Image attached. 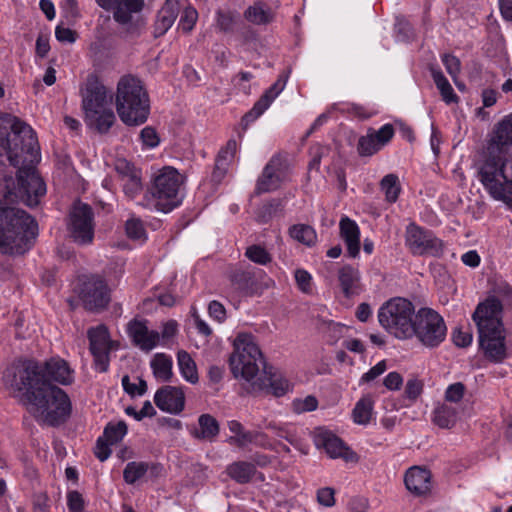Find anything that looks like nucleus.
Wrapping results in <instances>:
<instances>
[{"label":"nucleus","mask_w":512,"mask_h":512,"mask_svg":"<svg viewBox=\"0 0 512 512\" xmlns=\"http://www.w3.org/2000/svg\"><path fill=\"white\" fill-rule=\"evenodd\" d=\"M379 150H381V148L369 132L367 135L359 138L357 143V152L360 156L369 157L376 154Z\"/></svg>","instance_id":"obj_48"},{"label":"nucleus","mask_w":512,"mask_h":512,"mask_svg":"<svg viewBox=\"0 0 512 512\" xmlns=\"http://www.w3.org/2000/svg\"><path fill=\"white\" fill-rule=\"evenodd\" d=\"M479 345L484 356L495 363L502 362L506 356L505 329L478 331Z\"/></svg>","instance_id":"obj_19"},{"label":"nucleus","mask_w":512,"mask_h":512,"mask_svg":"<svg viewBox=\"0 0 512 512\" xmlns=\"http://www.w3.org/2000/svg\"><path fill=\"white\" fill-rule=\"evenodd\" d=\"M318 401L314 396H307L305 399L293 401V409L296 413L313 411L317 408Z\"/></svg>","instance_id":"obj_55"},{"label":"nucleus","mask_w":512,"mask_h":512,"mask_svg":"<svg viewBox=\"0 0 512 512\" xmlns=\"http://www.w3.org/2000/svg\"><path fill=\"white\" fill-rule=\"evenodd\" d=\"M97 4L106 11L112 12L116 23L125 27L130 35H140L145 26L141 18L133 20V15L140 13L144 6V0H95Z\"/></svg>","instance_id":"obj_11"},{"label":"nucleus","mask_w":512,"mask_h":512,"mask_svg":"<svg viewBox=\"0 0 512 512\" xmlns=\"http://www.w3.org/2000/svg\"><path fill=\"white\" fill-rule=\"evenodd\" d=\"M432 421L440 428L450 429L456 424L457 410L451 405L443 403L435 408Z\"/></svg>","instance_id":"obj_36"},{"label":"nucleus","mask_w":512,"mask_h":512,"mask_svg":"<svg viewBox=\"0 0 512 512\" xmlns=\"http://www.w3.org/2000/svg\"><path fill=\"white\" fill-rule=\"evenodd\" d=\"M11 196L8 192L0 207V252L22 255L32 247L38 235V225L25 210L7 206Z\"/></svg>","instance_id":"obj_4"},{"label":"nucleus","mask_w":512,"mask_h":512,"mask_svg":"<svg viewBox=\"0 0 512 512\" xmlns=\"http://www.w3.org/2000/svg\"><path fill=\"white\" fill-rule=\"evenodd\" d=\"M237 151V142L234 139H230L227 141L226 145L220 149L217 154L216 159L226 161V164L229 165V162L234 157Z\"/></svg>","instance_id":"obj_59"},{"label":"nucleus","mask_w":512,"mask_h":512,"mask_svg":"<svg viewBox=\"0 0 512 512\" xmlns=\"http://www.w3.org/2000/svg\"><path fill=\"white\" fill-rule=\"evenodd\" d=\"M88 339L96 369L101 373L106 372L110 363V351L116 348V345L110 339L107 327L105 325H99L90 328L88 330Z\"/></svg>","instance_id":"obj_16"},{"label":"nucleus","mask_w":512,"mask_h":512,"mask_svg":"<svg viewBox=\"0 0 512 512\" xmlns=\"http://www.w3.org/2000/svg\"><path fill=\"white\" fill-rule=\"evenodd\" d=\"M245 256L252 262L259 265H267L272 261L270 253L262 246L254 244L245 251Z\"/></svg>","instance_id":"obj_47"},{"label":"nucleus","mask_w":512,"mask_h":512,"mask_svg":"<svg viewBox=\"0 0 512 512\" xmlns=\"http://www.w3.org/2000/svg\"><path fill=\"white\" fill-rule=\"evenodd\" d=\"M288 235L294 241L307 247H313L317 243L316 230L308 224L299 223L290 226Z\"/></svg>","instance_id":"obj_33"},{"label":"nucleus","mask_w":512,"mask_h":512,"mask_svg":"<svg viewBox=\"0 0 512 512\" xmlns=\"http://www.w3.org/2000/svg\"><path fill=\"white\" fill-rule=\"evenodd\" d=\"M289 74V69L282 71L276 82L263 93L252 109L244 114L241 119V124L244 130L247 129V127L258 117H260L268 109L274 99L283 91L289 78Z\"/></svg>","instance_id":"obj_17"},{"label":"nucleus","mask_w":512,"mask_h":512,"mask_svg":"<svg viewBox=\"0 0 512 512\" xmlns=\"http://www.w3.org/2000/svg\"><path fill=\"white\" fill-rule=\"evenodd\" d=\"M368 132L372 135L376 143L382 149L387 145L395 134L394 126L390 123L383 125L379 130L369 129Z\"/></svg>","instance_id":"obj_49"},{"label":"nucleus","mask_w":512,"mask_h":512,"mask_svg":"<svg viewBox=\"0 0 512 512\" xmlns=\"http://www.w3.org/2000/svg\"><path fill=\"white\" fill-rule=\"evenodd\" d=\"M178 365L182 376L190 383L195 384L198 382V373L195 361L190 354L181 350L177 354Z\"/></svg>","instance_id":"obj_38"},{"label":"nucleus","mask_w":512,"mask_h":512,"mask_svg":"<svg viewBox=\"0 0 512 512\" xmlns=\"http://www.w3.org/2000/svg\"><path fill=\"white\" fill-rule=\"evenodd\" d=\"M226 473L237 483L246 484L254 477L256 467L251 462L236 461L227 466Z\"/></svg>","instance_id":"obj_32"},{"label":"nucleus","mask_w":512,"mask_h":512,"mask_svg":"<svg viewBox=\"0 0 512 512\" xmlns=\"http://www.w3.org/2000/svg\"><path fill=\"white\" fill-rule=\"evenodd\" d=\"M339 288L347 299L360 295L363 291L359 269L350 264H345L337 272Z\"/></svg>","instance_id":"obj_25"},{"label":"nucleus","mask_w":512,"mask_h":512,"mask_svg":"<svg viewBox=\"0 0 512 512\" xmlns=\"http://www.w3.org/2000/svg\"><path fill=\"white\" fill-rule=\"evenodd\" d=\"M123 192L126 197L130 200H133L138 196L142 191V181H141V172H137L134 175H131L128 178H124L121 181Z\"/></svg>","instance_id":"obj_45"},{"label":"nucleus","mask_w":512,"mask_h":512,"mask_svg":"<svg viewBox=\"0 0 512 512\" xmlns=\"http://www.w3.org/2000/svg\"><path fill=\"white\" fill-rule=\"evenodd\" d=\"M381 189L385 192L388 202H396L401 191L398 177L395 174L384 176L381 180Z\"/></svg>","instance_id":"obj_44"},{"label":"nucleus","mask_w":512,"mask_h":512,"mask_svg":"<svg viewBox=\"0 0 512 512\" xmlns=\"http://www.w3.org/2000/svg\"><path fill=\"white\" fill-rule=\"evenodd\" d=\"M78 296L84 308L92 312L105 309L110 301L105 280L96 275L84 277L78 287Z\"/></svg>","instance_id":"obj_13"},{"label":"nucleus","mask_w":512,"mask_h":512,"mask_svg":"<svg viewBox=\"0 0 512 512\" xmlns=\"http://www.w3.org/2000/svg\"><path fill=\"white\" fill-rule=\"evenodd\" d=\"M340 237L347 247L349 257L355 258L360 252V230L354 220L344 216L339 222Z\"/></svg>","instance_id":"obj_26"},{"label":"nucleus","mask_w":512,"mask_h":512,"mask_svg":"<svg viewBox=\"0 0 512 512\" xmlns=\"http://www.w3.org/2000/svg\"><path fill=\"white\" fill-rule=\"evenodd\" d=\"M34 382L23 388L22 401L38 423L57 427L71 415L72 406L66 392L56 385Z\"/></svg>","instance_id":"obj_3"},{"label":"nucleus","mask_w":512,"mask_h":512,"mask_svg":"<svg viewBox=\"0 0 512 512\" xmlns=\"http://www.w3.org/2000/svg\"><path fill=\"white\" fill-rule=\"evenodd\" d=\"M288 170L287 158L281 154L274 155L258 177L254 194L259 196L279 189L288 175Z\"/></svg>","instance_id":"obj_14"},{"label":"nucleus","mask_w":512,"mask_h":512,"mask_svg":"<svg viewBox=\"0 0 512 512\" xmlns=\"http://www.w3.org/2000/svg\"><path fill=\"white\" fill-rule=\"evenodd\" d=\"M183 177L170 166L164 167L154 178L151 194L155 198L156 209L169 212L179 205L177 198Z\"/></svg>","instance_id":"obj_10"},{"label":"nucleus","mask_w":512,"mask_h":512,"mask_svg":"<svg viewBox=\"0 0 512 512\" xmlns=\"http://www.w3.org/2000/svg\"><path fill=\"white\" fill-rule=\"evenodd\" d=\"M266 429L271 430L277 437L285 439L291 445H296V435L287 426L277 424L276 422H269Z\"/></svg>","instance_id":"obj_52"},{"label":"nucleus","mask_w":512,"mask_h":512,"mask_svg":"<svg viewBox=\"0 0 512 512\" xmlns=\"http://www.w3.org/2000/svg\"><path fill=\"white\" fill-rule=\"evenodd\" d=\"M348 113L360 120H367L376 115L377 111L363 105L352 104L348 109Z\"/></svg>","instance_id":"obj_58"},{"label":"nucleus","mask_w":512,"mask_h":512,"mask_svg":"<svg viewBox=\"0 0 512 512\" xmlns=\"http://www.w3.org/2000/svg\"><path fill=\"white\" fill-rule=\"evenodd\" d=\"M230 366L233 374L240 375L247 381L252 380L259 372V365H266L263 355L249 333H239L234 340V352L230 356Z\"/></svg>","instance_id":"obj_8"},{"label":"nucleus","mask_w":512,"mask_h":512,"mask_svg":"<svg viewBox=\"0 0 512 512\" xmlns=\"http://www.w3.org/2000/svg\"><path fill=\"white\" fill-rule=\"evenodd\" d=\"M116 109L127 125L146 122L150 112V99L142 81L133 75H124L117 84Z\"/></svg>","instance_id":"obj_6"},{"label":"nucleus","mask_w":512,"mask_h":512,"mask_svg":"<svg viewBox=\"0 0 512 512\" xmlns=\"http://www.w3.org/2000/svg\"><path fill=\"white\" fill-rule=\"evenodd\" d=\"M127 433V425L124 421H119L116 424L109 423L104 429L103 437L109 444H116Z\"/></svg>","instance_id":"obj_46"},{"label":"nucleus","mask_w":512,"mask_h":512,"mask_svg":"<svg viewBox=\"0 0 512 512\" xmlns=\"http://www.w3.org/2000/svg\"><path fill=\"white\" fill-rule=\"evenodd\" d=\"M477 177L493 199L512 208V113L488 135L477 162Z\"/></svg>","instance_id":"obj_2"},{"label":"nucleus","mask_w":512,"mask_h":512,"mask_svg":"<svg viewBox=\"0 0 512 512\" xmlns=\"http://www.w3.org/2000/svg\"><path fill=\"white\" fill-rule=\"evenodd\" d=\"M33 512H49V497L46 493H37L33 496Z\"/></svg>","instance_id":"obj_64"},{"label":"nucleus","mask_w":512,"mask_h":512,"mask_svg":"<svg viewBox=\"0 0 512 512\" xmlns=\"http://www.w3.org/2000/svg\"><path fill=\"white\" fill-rule=\"evenodd\" d=\"M335 491L332 488H321L317 492V501L325 507H332L335 504Z\"/></svg>","instance_id":"obj_63"},{"label":"nucleus","mask_w":512,"mask_h":512,"mask_svg":"<svg viewBox=\"0 0 512 512\" xmlns=\"http://www.w3.org/2000/svg\"><path fill=\"white\" fill-rule=\"evenodd\" d=\"M232 285L245 295H253L255 280L250 271L237 270L231 275Z\"/></svg>","instance_id":"obj_37"},{"label":"nucleus","mask_w":512,"mask_h":512,"mask_svg":"<svg viewBox=\"0 0 512 512\" xmlns=\"http://www.w3.org/2000/svg\"><path fill=\"white\" fill-rule=\"evenodd\" d=\"M67 506L69 512H83L85 501L78 491H70L67 494Z\"/></svg>","instance_id":"obj_54"},{"label":"nucleus","mask_w":512,"mask_h":512,"mask_svg":"<svg viewBox=\"0 0 512 512\" xmlns=\"http://www.w3.org/2000/svg\"><path fill=\"white\" fill-rule=\"evenodd\" d=\"M115 120V114L110 106L101 110L85 113L87 125L101 134L108 132Z\"/></svg>","instance_id":"obj_29"},{"label":"nucleus","mask_w":512,"mask_h":512,"mask_svg":"<svg viewBox=\"0 0 512 512\" xmlns=\"http://www.w3.org/2000/svg\"><path fill=\"white\" fill-rule=\"evenodd\" d=\"M238 22V14L232 10L218 9L216 11L215 25L222 33H233Z\"/></svg>","instance_id":"obj_39"},{"label":"nucleus","mask_w":512,"mask_h":512,"mask_svg":"<svg viewBox=\"0 0 512 512\" xmlns=\"http://www.w3.org/2000/svg\"><path fill=\"white\" fill-rule=\"evenodd\" d=\"M404 483L407 490L413 495L426 496L432 490V473L426 467H410L405 473Z\"/></svg>","instance_id":"obj_23"},{"label":"nucleus","mask_w":512,"mask_h":512,"mask_svg":"<svg viewBox=\"0 0 512 512\" xmlns=\"http://www.w3.org/2000/svg\"><path fill=\"white\" fill-rule=\"evenodd\" d=\"M125 231L128 238L139 240L146 237L143 222L138 218H130L126 221Z\"/></svg>","instance_id":"obj_51"},{"label":"nucleus","mask_w":512,"mask_h":512,"mask_svg":"<svg viewBox=\"0 0 512 512\" xmlns=\"http://www.w3.org/2000/svg\"><path fill=\"white\" fill-rule=\"evenodd\" d=\"M406 245L414 255L439 256L443 251V243L434 234L411 223L406 230Z\"/></svg>","instance_id":"obj_15"},{"label":"nucleus","mask_w":512,"mask_h":512,"mask_svg":"<svg viewBox=\"0 0 512 512\" xmlns=\"http://www.w3.org/2000/svg\"><path fill=\"white\" fill-rule=\"evenodd\" d=\"M172 359L164 353H157L151 360V368L155 378L162 382H169L172 379Z\"/></svg>","instance_id":"obj_34"},{"label":"nucleus","mask_w":512,"mask_h":512,"mask_svg":"<svg viewBox=\"0 0 512 512\" xmlns=\"http://www.w3.org/2000/svg\"><path fill=\"white\" fill-rule=\"evenodd\" d=\"M180 11V4L177 0H166L157 13L154 24V36H163L173 25Z\"/></svg>","instance_id":"obj_27"},{"label":"nucleus","mask_w":512,"mask_h":512,"mask_svg":"<svg viewBox=\"0 0 512 512\" xmlns=\"http://www.w3.org/2000/svg\"><path fill=\"white\" fill-rule=\"evenodd\" d=\"M200 430H195L194 437L203 440H214L220 431L219 423L210 414H202L198 419Z\"/></svg>","instance_id":"obj_35"},{"label":"nucleus","mask_w":512,"mask_h":512,"mask_svg":"<svg viewBox=\"0 0 512 512\" xmlns=\"http://www.w3.org/2000/svg\"><path fill=\"white\" fill-rule=\"evenodd\" d=\"M228 428L234 435L227 439L230 445L244 448L246 445L256 442L258 438H266V434L259 431L245 430L244 426L237 420L228 422Z\"/></svg>","instance_id":"obj_28"},{"label":"nucleus","mask_w":512,"mask_h":512,"mask_svg":"<svg viewBox=\"0 0 512 512\" xmlns=\"http://www.w3.org/2000/svg\"><path fill=\"white\" fill-rule=\"evenodd\" d=\"M148 468L147 462H129L123 471V478L126 483L134 484L146 474Z\"/></svg>","instance_id":"obj_42"},{"label":"nucleus","mask_w":512,"mask_h":512,"mask_svg":"<svg viewBox=\"0 0 512 512\" xmlns=\"http://www.w3.org/2000/svg\"><path fill=\"white\" fill-rule=\"evenodd\" d=\"M387 369L386 361L382 360L373 366L368 372L364 373L361 377V382L368 383L380 375H382Z\"/></svg>","instance_id":"obj_62"},{"label":"nucleus","mask_w":512,"mask_h":512,"mask_svg":"<svg viewBox=\"0 0 512 512\" xmlns=\"http://www.w3.org/2000/svg\"><path fill=\"white\" fill-rule=\"evenodd\" d=\"M115 170L120 177V181L124 178H128L131 175L136 174L140 170L136 169L135 166L126 160H118L115 164Z\"/></svg>","instance_id":"obj_60"},{"label":"nucleus","mask_w":512,"mask_h":512,"mask_svg":"<svg viewBox=\"0 0 512 512\" xmlns=\"http://www.w3.org/2000/svg\"><path fill=\"white\" fill-rule=\"evenodd\" d=\"M311 275L303 269L295 271V280L301 291L308 293L311 290Z\"/></svg>","instance_id":"obj_61"},{"label":"nucleus","mask_w":512,"mask_h":512,"mask_svg":"<svg viewBox=\"0 0 512 512\" xmlns=\"http://www.w3.org/2000/svg\"><path fill=\"white\" fill-rule=\"evenodd\" d=\"M197 19H198L197 10L192 6H188L183 10L178 27L184 33H189L193 30V28L197 22Z\"/></svg>","instance_id":"obj_50"},{"label":"nucleus","mask_w":512,"mask_h":512,"mask_svg":"<svg viewBox=\"0 0 512 512\" xmlns=\"http://www.w3.org/2000/svg\"><path fill=\"white\" fill-rule=\"evenodd\" d=\"M466 387L461 382H456L448 386L445 392V399L448 402L458 403L462 400Z\"/></svg>","instance_id":"obj_53"},{"label":"nucleus","mask_w":512,"mask_h":512,"mask_svg":"<svg viewBox=\"0 0 512 512\" xmlns=\"http://www.w3.org/2000/svg\"><path fill=\"white\" fill-rule=\"evenodd\" d=\"M140 138H141L143 144L149 148L156 147L160 142V139H159V136H158L156 130L151 126H146L145 128L142 129V131L140 133Z\"/></svg>","instance_id":"obj_56"},{"label":"nucleus","mask_w":512,"mask_h":512,"mask_svg":"<svg viewBox=\"0 0 512 512\" xmlns=\"http://www.w3.org/2000/svg\"><path fill=\"white\" fill-rule=\"evenodd\" d=\"M415 314L412 302L405 298L395 297L380 307L378 321L389 334L406 340L411 339Z\"/></svg>","instance_id":"obj_7"},{"label":"nucleus","mask_w":512,"mask_h":512,"mask_svg":"<svg viewBox=\"0 0 512 512\" xmlns=\"http://www.w3.org/2000/svg\"><path fill=\"white\" fill-rule=\"evenodd\" d=\"M264 379H259L260 383H254L253 386H257L258 390H266L267 393H271L276 397L283 396L289 390V382L287 379L272 374L270 371L264 370Z\"/></svg>","instance_id":"obj_30"},{"label":"nucleus","mask_w":512,"mask_h":512,"mask_svg":"<svg viewBox=\"0 0 512 512\" xmlns=\"http://www.w3.org/2000/svg\"><path fill=\"white\" fill-rule=\"evenodd\" d=\"M314 441L317 447L325 449L331 458H341L346 462H357L358 455L352 451L338 436L327 430H319Z\"/></svg>","instance_id":"obj_20"},{"label":"nucleus","mask_w":512,"mask_h":512,"mask_svg":"<svg viewBox=\"0 0 512 512\" xmlns=\"http://www.w3.org/2000/svg\"><path fill=\"white\" fill-rule=\"evenodd\" d=\"M432 77L435 82V85L440 91V94L443 100L446 103H455L458 101V96L455 94L452 86L450 85L447 78L443 75L441 71H432Z\"/></svg>","instance_id":"obj_41"},{"label":"nucleus","mask_w":512,"mask_h":512,"mask_svg":"<svg viewBox=\"0 0 512 512\" xmlns=\"http://www.w3.org/2000/svg\"><path fill=\"white\" fill-rule=\"evenodd\" d=\"M502 303L496 297H489L484 302L478 304L473 313L478 331L495 330V328H503L501 319Z\"/></svg>","instance_id":"obj_18"},{"label":"nucleus","mask_w":512,"mask_h":512,"mask_svg":"<svg viewBox=\"0 0 512 512\" xmlns=\"http://www.w3.org/2000/svg\"><path fill=\"white\" fill-rule=\"evenodd\" d=\"M373 411V401L370 396L362 397L355 405L352 415L357 424L366 425L369 423Z\"/></svg>","instance_id":"obj_40"},{"label":"nucleus","mask_w":512,"mask_h":512,"mask_svg":"<svg viewBox=\"0 0 512 512\" xmlns=\"http://www.w3.org/2000/svg\"><path fill=\"white\" fill-rule=\"evenodd\" d=\"M244 18L254 25H268L274 20V13L263 1L249 6L243 14Z\"/></svg>","instance_id":"obj_31"},{"label":"nucleus","mask_w":512,"mask_h":512,"mask_svg":"<svg viewBox=\"0 0 512 512\" xmlns=\"http://www.w3.org/2000/svg\"><path fill=\"white\" fill-rule=\"evenodd\" d=\"M110 106L105 86L95 76H89L83 93L82 107L87 112Z\"/></svg>","instance_id":"obj_22"},{"label":"nucleus","mask_w":512,"mask_h":512,"mask_svg":"<svg viewBox=\"0 0 512 512\" xmlns=\"http://www.w3.org/2000/svg\"><path fill=\"white\" fill-rule=\"evenodd\" d=\"M414 336L427 348L438 347L447 336V326L443 317L431 308H420L414 317L411 338Z\"/></svg>","instance_id":"obj_9"},{"label":"nucleus","mask_w":512,"mask_h":512,"mask_svg":"<svg viewBox=\"0 0 512 512\" xmlns=\"http://www.w3.org/2000/svg\"><path fill=\"white\" fill-rule=\"evenodd\" d=\"M4 379L11 388L21 392L27 385H34V382H39V386L40 382L70 385L74 381V371L60 357H52L44 362L25 360L9 367L4 373Z\"/></svg>","instance_id":"obj_5"},{"label":"nucleus","mask_w":512,"mask_h":512,"mask_svg":"<svg viewBox=\"0 0 512 512\" xmlns=\"http://www.w3.org/2000/svg\"><path fill=\"white\" fill-rule=\"evenodd\" d=\"M442 62L446 68V71L452 78H455L459 74L461 62L456 56L452 54H444L442 56Z\"/></svg>","instance_id":"obj_57"},{"label":"nucleus","mask_w":512,"mask_h":512,"mask_svg":"<svg viewBox=\"0 0 512 512\" xmlns=\"http://www.w3.org/2000/svg\"><path fill=\"white\" fill-rule=\"evenodd\" d=\"M39 149L36 133L24 121L15 117L11 131L0 125V163L7 159L11 166L18 168L19 197L29 207L37 206L46 193V185L34 167Z\"/></svg>","instance_id":"obj_1"},{"label":"nucleus","mask_w":512,"mask_h":512,"mask_svg":"<svg viewBox=\"0 0 512 512\" xmlns=\"http://www.w3.org/2000/svg\"><path fill=\"white\" fill-rule=\"evenodd\" d=\"M67 230L72 240L79 245H89L94 240V211L92 207L80 201L76 202L70 213Z\"/></svg>","instance_id":"obj_12"},{"label":"nucleus","mask_w":512,"mask_h":512,"mask_svg":"<svg viewBox=\"0 0 512 512\" xmlns=\"http://www.w3.org/2000/svg\"><path fill=\"white\" fill-rule=\"evenodd\" d=\"M283 210V203L280 199H272L263 204L256 213V219L260 223L269 222L278 212Z\"/></svg>","instance_id":"obj_43"},{"label":"nucleus","mask_w":512,"mask_h":512,"mask_svg":"<svg viewBox=\"0 0 512 512\" xmlns=\"http://www.w3.org/2000/svg\"><path fill=\"white\" fill-rule=\"evenodd\" d=\"M154 403L164 412L180 414L185 408V393L181 387L165 385L156 391Z\"/></svg>","instance_id":"obj_21"},{"label":"nucleus","mask_w":512,"mask_h":512,"mask_svg":"<svg viewBox=\"0 0 512 512\" xmlns=\"http://www.w3.org/2000/svg\"><path fill=\"white\" fill-rule=\"evenodd\" d=\"M127 333L135 346L143 351H150L157 346L160 335L157 331H150L144 321L134 319L128 323Z\"/></svg>","instance_id":"obj_24"}]
</instances>
